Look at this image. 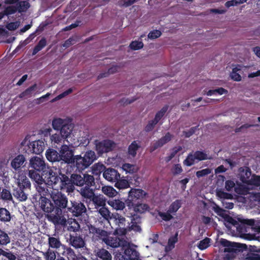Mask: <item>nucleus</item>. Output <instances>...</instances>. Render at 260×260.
Listing matches in <instances>:
<instances>
[{
    "instance_id": "nucleus-36",
    "label": "nucleus",
    "mask_w": 260,
    "mask_h": 260,
    "mask_svg": "<svg viewBox=\"0 0 260 260\" xmlns=\"http://www.w3.org/2000/svg\"><path fill=\"white\" fill-rule=\"evenodd\" d=\"M115 182V186L119 189L127 188L130 186L128 181L125 179L120 178Z\"/></svg>"
},
{
    "instance_id": "nucleus-64",
    "label": "nucleus",
    "mask_w": 260,
    "mask_h": 260,
    "mask_svg": "<svg viewBox=\"0 0 260 260\" xmlns=\"http://www.w3.org/2000/svg\"><path fill=\"white\" fill-rule=\"evenodd\" d=\"M247 260H260V255L257 253H248L246 256Z\"/></svg>"
},
{
    "instance_id": "nucleus-9",
    "label": "nucleus",
    "mask_w": 260,
    "mask_h": 260,
    "mask_svg": "<svg viewBox=\"0 0 260 260\" xmlns=\"http://www.w3.org/2000/svg\"><path fill=\"white\" fill-rule=\"evenodd\" d=\"M46 166L45 161L43 158L38 156H34L29 160L28 170V176L30 172L36 173L37 174L41 175V173L46 169Z\"/></svg>"
},
{
    "instance_id": "nucleus-32",
    "label": "nucleus",
    "mask_w": 260,
    "mask_h": 260,
    "mask_svg": "<svg viewBox=\"0 0 260 260\" xmlns=\"http://www.w3.org/2000/svg\"><path fill=\"white\" fill-rule=\"evenodd\" d=\"M51 132V129L49 128L47 129V132H46L47 133H48L50 135V139L51 143L54 145L55 144H58L60 143L63 139H64L62 136L60 134V133H56L51 135L50 133Z\"/></svg>"
},
{
    "instance_id": "nucleus-33",
    "label": "nucleus",
    "mask_w": 260,
    "mask_h": 260,
    "mask_svg": "<svg viewBox=\"0 0 260 260\" xmlns=\"http://www.w3.org/2000/svg\"><path fill=\"white\" fill-rule=\"evenodd\" d=\"M48 244L49 247L54 249H58L61 246L64 247V245H62L59 240L58 238H55L54 237H49L48 238Z\"/></svg>"
},
{
    "instance_id": "nucleus-39",
    "label": "nucleus",
    "mask_w": 260,
    "mask_h": 260,
    "mask_svg": "<svg viewBox=\"0 0 260 260\" xmlns=\"http://www.w3.org/2000/svg\"><path fill=\"white\" fill-rule=\"evenodd\" d=\"M30 6V4L27 1H20L16 4V7L19 13L26 12Z\"/></svg>"
},
{
    "instance_id": "nucleus-50",
    "label": "nucleus",
    "mask_w": 260,
    "mask_h": 260,
    "mask_svg": "<svg viewBox=\"0 0 260 260\" xmlns=\"http://www.w3.org/2000/svg\"><path fill=\"white\" fill-rule=\"evenodd\" d=\"M43 255L46 260H55L56 259L55 251L49 248L46 252L43 253Z\"/></svg>"
},
{
    "instance_id": "nucleus-5",
    "label": "nucleus",
    "mask_w": 260,
    "mask_h": 260,
    "mask_svg": "<svg viewBox=\"0 0 260 260\" xmlns=\"http://www.w3.org/2000/svg\"><path fill=\"white\" fill-rule=\"evenodd\" d=\"M60 164H73L75 156L74 151L67 145H62L59 149Z\"/></svg>"
},
{
    "instance_id": "nucleus-10",
    "label": "nucleus",
    "mask_w": 260,
    "mask_h": 260,
    "mask_svg": "<svg viewBox=\"0 0 260 260\" xmlns=\"http://www.w3.org/2000/svg\"><path fill=\"white\" fill-rule=\"evenodd\" d=\"M115 223L117 225L115 233L119 236H125L128 233V221H126L125 217L117 213L113 214Z\"/></svg>"
},
{
    "instance_id": "nucleus-26",
    "label": "nucleus",
    "mask_w": 260,
    "mask_h": 260,
    "mask_svg": "<svg viewBox=\"0 0 260 260\" xmlns=\"http://www.w3.org/2000/svg\"><path fill=\"white\" fill-rule=\"evenodd\" d=\"M108 204L113 209L116 210H122L125 207V202H123L119 199H110L108 201Z\"/></svg>"
},
{
    "instance_id": "nucleus-11",
    "label": "nucleus",
    "mask_w": 260,
    "mask_h": 260,
    "mask_svg": "<svg viewBox=\"0 0 260 260\" xmlns=\"http://www.w3.org/2000/svg\"><path fill=\"white\" fill-rule=\"evenodd\" d=\"M87 211L84 203L80 201H71V205L67 208V213H71L72 216L79 217L83 215Z\"/></svg>"
},
{
    "instance_id": "nucleus-42",
    "label": "nucleus",
    "mask_w": 260,
    "mask_h": 260,
    "mask_svg": "<svg viewBox=\"0 0 260 260\" xmlns=\"http://www.w3.org/2000/svg\"><path fill=\"white\" fill-rule=\"evenodd\" d=\"M119 69L120 67L118 66H113L109 69L107 72L100 74V75L98 77V78L99 79L104 77H108L109 74H114L117 72Z\"/></svg>"
},
{
    "instance_id": "nucleus-56",
    "label": "nucleus",
    "mask_w": 260,
    "mask_h": 260,
    "mask_svg": "<svg viewBox=\"0 0 260 260\" xmlns=\"http://www.w3.org/2000/svg\"><path fill=\"white\" fill-rule=\"evenodd\" d=\"M217 196L223 199H232L233 195L231 193L226 192L223 191L222 190H218L216 192Z\"/></svg>"
},
{
    "instance_id": "nucleus-24",
    "label": "nucleus",
    "mask_w": 260,
    "mask_h": 260,
    "mask_svg": "<svg viewBox=\"0 0 260 260\" xmlns=\"http://www.w3.org/2000/svg\"><path fill=\"white\" fill-rule=\"evenodd\" d=\"M95 252L98 260H112L111 254L103 248L98 249Z\"/></svg>"
},
{
    "instance_id": "nucleus-61",
    "label": "nucleus",
    "mask_w": 260,
    "mask_h": 260,
    "mask_svg": "<svg viewBox=\"0 0 260 260\" xmlns=\"http://www.w3.org/2000/svg\"><path fill=\"white\" fill-rule=\"evenodd\" d=\"M138 1V0H122L118 2V5L120 7H124L126 8L131 6L135 2H137Z\"/></svg>"
},
{
    "instance_id": "nucleus-4",
    "label": "nucleus",
    "mask_w": 260,
    "mask_h": 260,
    "mask_svg": "<svg viewBox=\"0 0 260 260\" xmlns=\"http://www.w3.org/2000/svg\"><path fill=\"white\" fill-rule=\"evenodd\" d=\"M74 162L79 171H82L87 168L96 159L95 152L92 150L86 151L83 156L81 155L75 156Z\"/></svg>"
},
{
    "instance_id": "nucleus-14",
    "label": "nucleus",
    "mask_w": 260,
    "mask_h": 260,
    "mask_svg": "<svg viewBox=\"0 0 260 260\" xmlns=\"http://www.w3.org/2000/svg\"><path fill=\"white\" fill-rule=\"evenodd\" d=\"M114 145V142L110 140H104L102 141L96 142L95 149L99 154H102L112 151Z\"/></svg>"
},
{
    "instance_id": "nucleus-38",
    "label": "nucleus",
    "mask_w": 260,
    "mask_h": 260,
    "mask_svg": "<svg viewBox=\"0 0 260 260\" xmlns=\"http://www.w3.org/2000/svg\"><path fill=\"white\" fill-rule=\"evenodd\" d=\"M102 192L109 197L113 198L117 194V191L112 186H103L102 189Z\"/></svg>"
},
{
    "instance_id": "nucleus-3",
    "label": "nucleus",
    "mask_w": 260,
    "mask_h": 260,
    "mask_svg": "<svg viewBox=\"0 0 260 260\" xmlns=\"http://www.w3.org/2000/svg\"><path fill=\"white\" fill-rule=\"evenodd\" d=\"M29 177L31 180L36 183V190L40 196L39 200V204L41 209V202L44 198L48 199L46 196L50 195L49 189L48 188L47 184L45 182L44 179L42 178V175L37 174L32 171L29 173Z\"/></svg>"
},
{
    "instance_id": "nucleus-31",
    "label": "nucleus",
    "mask_w": 260,
    "mask_h": 260,
    "mask_svg": "<svg viewBox=\"0 0 260 260\" xmlns=\"http://www.w3.org/2000/svg\"><path fill=\"white\" fill-rule=\"evenodd\" d=\"M11 238L9 234L4 230L0 229V246H4L9 244Z\"/></svg>"
},
{
    "instance_id": "nucleus-6",
    "label": "nucleus",
    "mask_w": 260,
    "mask_h": 260,
    "mask_svg": "<svg viewBox=\"0 0 260 260\" xmlns=\"http://www.w3.org/2000/svg\"><path fill=\"white\" fill-rule=\"evenodd\" d=\"M89 234L94 242H102L106 244L109 239L110 233L105 230L97 228L93 225L89 227Z\"/></svg>"
},
{
    "instance_id": "nucleus-16",
    "label": "nucleus",
    "mask_w": 260,
    "mask_h": 260,
    "mask_svg": "<svg viewBox=\"0 0 260 260\" xmlns=\"http://www.w3.org/2000/svg\"><path fill=\"white\" fill-rule=\"evenodd\" d=\"M59 178L60 182V187L61 189H66L68 193H71L75 190V186L72 184V177L69 178L66 175L59 173Z\"/></svg>"
},
{
    "instance_id": "nucleus-51",
    "label": "nucleus",
    "mask_w": 260,
    "mask_h": 260,
    "mask_svg": "<svg viewBox=\"0 0 260 260\" xmlns=\"http://www.w3.org/2000/svg\"><path fill=\"white\" fill-rule=\"evenodd\" d=\"M158 214L159 216H160L161 219L165 221H168L172 220L173 218V216L172 215L171 212H169V211L168 210L166 212H158Z\"/></svg>"
},
{
    "instance_id": "nucleus-25",
    "label": "nucleus",
    "mask_w": 260,
    "mask_h": 260,
    "mask_svg": "<svg viewBox=\"0 0 260 260\" xmlns=\"http://www.w3.org/2000/svg\"><path fill=\"white\" fill-rule=\"evenodd\" d=\"M67 230L69 232H73L74 233H77L80 229V225L78 222L75 219L69 218L67 220Z\"/></svg>"
},
{
    "instance_id": "nucleus-17",
    "label": "nucleus",
    "mask_w": 260,
    "mask_h": 260,
    "mask_svg": "<svg viewBox=\"0 0 260 260\" xmlns=\"http://www.w3.org/2000/svg\"><path fill=\"white\" fill-rule=\"evenodd\" d=\"M69 243L70 245L75 249L83 248L85 245V241L82 236L77 233L70 234Z\"/></svg>"
},
{
    "instance_id": "nucleus-43",
    "label": "nucleus",
    "mask_w": 260,
    "mask_h": 260,
    "mask_svg": "<svg viewBox=\"0 0 260 260\" xmlns=\"http://www.w3.org/2000/svg\"><path fill=\"white\" fill-rule=\"evenodd\" d=\"M1 255L6 258L8 260H16L17 257L12 252L10 251L9 249H7L6 250L2 248Z\"/></svg>"
},
{
    "instance_id": "nucleus-57",
    "label": "nucleus",
    "mask_w": 260,
    "mask_h": 260,
    "mask_svg": "<svg viewBox=\"0 0 260 260\" xmlns=\"http://www.w3.org/2000/svg\"><path fill=\"white\" fill-rule=\"evenodd\" d=\"M17 10V8L16 6H8L6 9L4 10V12L6 16H8L9 15L13 14L15 13Z\"/></svg>"
},
{
    "instance_id": "nucleus-58",
    "label": "nucleus",
    "mask_w": 260,
    "mask_h": 260,
    "mask_svg": "<svg viewBox=\"0 0 260 260\" xmlns=\"http://www.w3.org/2000/svg\"><path fill=\"white\" fill-rule=\"evenodd\" d=\"M238 70H239V69H237V68H234L231 75V78L236 81H240L241 80V76L237 72Z\"/></svg>"
},
{
    "instance_id": "nucleus-54",
    "label": "nucleus",
    "mask_w": 260,
    "mask_h": 260,
    "mask_svg": "<svg viewBox=\"0 0 260 260\" xmlns=\"http://www.w3.org/2000/svg\"><path fill=\"white\" fill-rule=\"evenodd\" d=\"M144 44L142 41H132L129 45V47L133 50H137L140 49L142 48Z\"/></svg>"
},
{
    "instance_id": "nucleus-2",
    "label": "nucleus",
    "mask_w": 260,
    "mask_h": 260,
    "mask_svg": "<svg viewBox=\"0 0 260 260\" xmlns=\"http://www.w3.org/2000/svg\"><path fill=\"white\" fill-rule=\"evenodd\" d=\"M31 183L25 176H21L18 179L17 185L13 190V195L19 202L27 199L28 191L30 189Z\"/></svg>"
},
{
    "instance_id": "nucleus-1",
    "label": "nucleus",
    "mask_w": 260,
    "mask_h": 260,
    "mask_svg": "<svg viewBox=\"0 0 260 260\" xmlns=\"http://www.w3.org/2000/svg\"><path fill=\"white\" fill-rule=\"evenodd\" d=\"M68 198L61 191H52L50 199L44 198L41 202V209L48 221L55 225L65 226L67 219L63 214L68 207Z\"/></svg>"
},
{
    "instance_id": "nucleus-8",
    "label": "nucleus",
    "mask_w": 260,
    "mask_h": 260,
    "mask_svg": "<svg viewBox=\"0 0 260 260\" xmlns=\"http://www.w3.org/2000/svg\"><path fill=\"white\" fill-rule=\"evenodd\" d=\"M146 195L147 193L142 189L132 188L128 192V198L125 200L126 206L128 209H131L137 200L143 199Z\"/></svg>"
},
{
    "instance_id": "nucleus-40",
    "label": "nucleus",
    "mask_w": 260,
    "mask_h": 260,
    "mask_svg": "<svg viewBox=\"0 0 260 260\" xmlns=\"http://www.w3.org/2000/svg\"><path fill=\"white\" fill-rule=\"evenodd\" d=\"M140 147L136 141H133L128 146V153L130 155L135 157L137 154V151Z\"/></svg>"
},
{
    "instance_id": "nucleus-55",
    "label": "nucleus",
    "mask_w": 260,
    "mask_h": 260,
    "mask_svg": "<svg viewBox=\"0 0 260 260\" xmlns=\"http://www.w3.org/2000/svg\"><path fill=\"white\" fill-rule=\"evenodd\" d=\"M212 209L218 215L225 218H226V215L225 214V210L220 208L218 205L215 204Z\"/></svg>"
},
{
    "instance_id": "nucleus-34",
    "label": "nucleus",
    "mask_w": 260,
    "mask_h": 260,
    "mask_svg": "<svg viewBox=\"0 0 260 260\" xmlns=\"http://www.w3.org/2000/svg\"><path fill=\"white\" fill-rule=\"evenodd\" d=\"M11 219V214L5 208H0V221L3 222H9Z\"/></svg>"
},
{
    "instance_id": "nucleus-44",
    "label": "nucleus",
    "mask_w": 260,
    "mask_h": 260,
    "mask_svg": "<svg viewBox=\"0 0 260 260\" xmlns=\"http://www.w3.org/2000/svg\"><path fill=\"white\" fill-rule=\"evenodd\" d=\"M37 88V84H34L31 86L26 89L24 91L21 92L19 95L20 98H24L26 96H29L31 94L32 92Z\"/></svg>"
},
{
    "instance_id": "nucleus-27",
    "label": "nucleus",
    "mask_w": 260,
    "mask_h": 260,
    "mask_svg": "<svg viewBox=\"0 0 260 260\" xmlns=\"http://www.w3.org/2000/svg\"><path fill=\"white\" fill-rule=\"evenodd\" d=\"M90 201L93 202L96 208L103 207L106 205V200L103 196L101 195L96 196L94 194Z\"/></svg>"
},
{
    "instance_id": "nucleus-7",
    "label": "nucleus",
    "mask_w": 260,
    "mask_h": 260,
    "mask_svg": "<svg viewBox=\"0 0 260 260\" xmlns=\"http://www.w3.org/2000/svg\"><path fill=\"white\" fill-rule=\"evenodd\" d=\"M73 185L83 186L85 185L95 184L94 178L92 175L84 174L83 176L80 174H71Z\"/></svg>"
},
{
    "instance_id": "nucleus-46",
    "label": "nucleus",
    "mask_w": 260,
    "mask_h": 260,
    "mask_svg": "<svg viewBox=\"0 0 260 260\" xmlns=\"http://www.w3.org/2000/svg\"><path fill=\"white\" fill-rule=\"evenodd\" d=\"M195 158L193 152L189 153L185 159L183 161V164L185 166L190 167L194 164Z\"/></svg>"
},
{
    "instance_id": "nucleus-63",
    "label": "nucleus",
    "mask_w": 260,
    "mask_h": 260,
    "mask_svg": "<svg viewBox=\"0 0 260 260\" xmlns=\"http://www.w3.org/2000/svg\"><path fill=\"white\" fill-rule=\"evenodd\" d=\"M161 35V32L160 30H153L148 34V37L150 39H155L159 38Z\"/></svg>"
},
{
    "instance_id": "nucleus-22",
    "label": "nucleus",
    "mask_w": 260,
    "mask_h": 260,
    "mask_svg": "<svg viewBox=\"0 0 260 260\" xmlns=\"http://www.w3.org/2000/svg\"><path fill=\"white\" fill-rule=\"evenodd\" d=\"M88 185H85L84 187H82L80 189V193L83 198L90 201L95 194L94 189L91 188V187L94 184H89Z\"/></svg>"
},
{
    "instance_id": "nucleus-29",
    "label": "nucleus",
    "mask_w": 260,
    "mask_h": 260,
    "mask_svg": "<svg viewBox=\"0 0 260 260\" xmlns=\"http://www.w3.org/2000/svg\"><path fill=\"white\" fill-rule=\"evenodd\" d=\"M123 254L126 260H135L138 256V252L135 249L129 247L124 250Z\"/></svg>"
},
{
    "instance_id": "nucleus-18",
    "label": "nucleus",
    "mask_w": 260,
    "mask_h": 260,
    "mask_svg": "<svg viewBox=\"0 0 260 260\" xmlns=\"http://www.w3.org/2000/svg\"><path fill=\"white\" fill-rule=\"evenodd\" d=\"M127 241L123 238L109 236V239L106 245L113 248H117L119 247H125L127 245Z\"/></svg>"
},
{
    "instance_id": "nucleus-52",
    "label": "nucleus",
    "mask_w": 260,
    "mask_h": 260,
    "mask_svg": "<svg viewBox=\"0 0 260 260\" xmlns=\"http://www.w3.org/2000/svg\"><path fill=\"white\" fill-rule=\"evenodd\" d=\"M211 239L209 238H205L200 241L198 247L200 250H204L209 246V243Z\"/></svg>"
},
{
    "instance_id": "nucleus-45",
    "label": "nucleus",
    "mask_w": 260,
    "mask_h": 260,
    "mask_svg": "<svg viewBox=\"0 0 260 260\" xmlns=\"http://www.w3.org/2000/svg\"><path fill=\"white\" fill-rule=\"evenodd\" d=\"M169 106L168 105H165L164 106L160 111H158L155 116V118L154 120L156 122H158V121L161 119V118L164 116L166 112L168 109Z\"/></svg>"
},
{
    "instance_id": "nucleus-48",
    "label": "nucleus",
    "mask_w": 260,
    "mask_h": 260,
    "mask_svg": "<svg viewBox=\"0 0 260 260\" xmlns=\"http://www.w3.org/2000/svg\"><path fill=\"white\" fill-rule=\"evenodd\" d=\"M64 120L61 118H56L52 121V127L54 129L60 130L61 127L64 125Z\"/></svg>"
},
{
    "instance_id": "nucleus-37",
    "label": "nucleus",
    "mask_w": 260,
    "mask_h": 260,
    "mask_svg": "<svg viewBox=\"0 0 260 260\" xmlns=\"http://www.w3.org/2000/svg\"><path fill=\"white\" fill-rule=\"evenodd\" d=\"M47 45V41L45 38H42L34 47L32 55H36L39 51H41Z\"/></svg>"
},
{
    "instance_id": "nucleus-35",
    "label": "nucleus",
    "mask_w": 260,
    "mask_h": 260,
    "mask_svg": "<svg viewBox=\"0 0 260 260\" xmlns=\"http://www.w3.org/2000/svg\"><path fill=\"white\" fill-rule=\"evenodd\" d=\"M182 201L181 200H176L171 203L170 205L168 210L173 214H175L182 206Z\"/></svg>"
},
{
    "instance_id": "nucleus-47",
    "label": "nucleus",
    "mask_w": 260,
    "mask_h": 260,
    "mask_svg": "<svg viewBox=\"0 0 260 260\" xmlns=\"http://www.w3.org/2000/svg\"><path fill=\"white\" fill-rule=\"evenodd\" d=\"M1 197L3 200L12 201L13 200L12 194L10 190L4 188L1 192Z\"/></svg>"
},
{
    "instance_id": "nucleus-28",
    "label": "nucleus",
    "mask_w": 260,
    "mask_h": 260,
    "mask_svg": "<svg viewBox=\"0 0 260 260\" xmlns=\"http://www.w3.org/2000/svg\"><path fill=\"white\" fill-rule=\"evenodd\" d=\"M73 126L71 124H65L60 129V134L64 139L67 138L72 133Z\"/></svg>"
},
{
    "instance_id": "nucleus-21",
    "label": "nucleus",
    "mask_w": 260,
    "mask_h": 260,
    "mask_svg": "<svg viewBox=\"0 0 260 260\" xmlns=\"http://www.w3.org/2000/svg\"><path fill=\"white\" fill-rule=\"evenodd\" d=\"M28 147L32 153L39 154L44 151L45 145L43 141L39 140L30 143Z\"/></svg>"
},
{
    "instance_id": "nucleus-12",
    "label": "nucleus",
    "mask_w": 260,
    "mask_h": 260,
    "mask_svg": "<svg viewBox=\"0 0 260 260\" xmlns=\"http://www.w3.org/2000/svg\"><path fill=\"white\" fill-rule=\"evenodd\" d=\"M221 245L224 247V252L237 253L242 251L246 249L247 246L245 244L230 242L225 239H221L220 241Z\"/></svg>"
},
{
    "instance_id": "nucleus-13",
    "label": "nucleus",
    "mask_w": 260,
    "mask_h": 260,
    "mask_svg": "<svg viewBox=\"0 0 260 260\" xmlns=\"http://www.w3.org/2000/svg\"><path fill=\"white\" fill-rule=\"evenodd\" d=\"M41 175L44 176L45 182L49 185H56L59 181V176L56 172H54L51 168L47 167Z\"/></svg>"
},
{
    "instance_id": "nucleus-59",
    "label": "nucleus",
    "mask_w": 260,
    "mask_h": 260,
    "mask_svg": "<svg viewBox=\"0 0 260 260\" xmlns=\"http://www.w3.org/2000/svg\"><path fill=\"white\" fill-rule=\"evenodd\" d=\"M211 173V170L209 168L203 169L196 172V176L198 178L204 177L210 174Z\"/></svg>"
},
{
    "instance_id": "nucleus-30",
    "label": "nucleus",
    "mask_w": 260,
    "mask_h": 260,
    "mask_svg": "<svg viewBox=\"0 0 260 260\" xmlns=\"http://www.w3.org/2000/svg\"><path fill=\"white\" fill-rule=\"evenodd\" d=\"M132 208H133L135 213L142 214L149 210V206L147 204L134 203V206Z\"/></svg>"
},
{
    "instance_id": "nucleus-23",
    "label": "nucleus",
    "mask_w": 260,
    "mask_h": 260,
    "mask_svg": "<svg viewBox=\"0 0 260 260\" xmlns=\"http://www.w3.org/2000/svg\"><path fill=\"white\" fill-rule=\"evenodd\" d=\"M45 155L47 159L52 162H59L60 161L59 158V153L56 150L49 148L45 153Z\"/></svg>"
},
{
    "instance_id": "nucleus-62",
    "label": "nucleus",
    "mask_w": 260,
    "mask_h": 260,
    "mask_svg": "<svg viewBox=\"0 0 260 260\" xmlns=\"http://www.w3.org/2000/svg\"><path fill=\"white\" fill-rule=\"evenodd\" d=\"M249 183L256 186H260V176L253 175L249 180Z\"/></svg>"
},
{
    "instance_id": "nucleus-15",
    "label": "nucleus",
    "mask_w": 260,
    "mask_h": 260,
    "mask_svg": "<svg viewBox=\"0 0 260 260\" xmlns=\"http://www.w3.org/2000/svg\"><path fill=\"white\" fill-rule=\"evenodd\" d=\"M131 222L128 221V224L127 226L128 228V233L131 231L141 233L142 232L141 226L142 223L141 216L135 213H131Z\"/></svg>"
},
{
    "instance_id": "nucleus-60",
    "label": "nucleus",
    "mask_w": 260,
    "mask_h": 260,
    "mask_svg": "<svg viewBox=\"0 0 260 260\" xmlns=\"http://www.w3.org/2000/svg\"><path fill=\"white\" fill-rule=\"evenodd\" d=\"M238 220L241 223H243L245 226H251L252 228L254 225L255 220L253 219H241L238 218Z\"/></svg>"
},
{
    "instance_id": "nucleus-41",
    "label": "nucleus",
    "mask_w": 260,
    "mask_h": 260,
    "mask_svg": "<svg viewBox=\"0 0 260 260\" xmlns=\"http://www.w3.org/2000/svg\"><path fill=\"white\" fill-rule=\"evenodd\" d=\"M106 170L105 166L100 163L95 164L92 167V173L96 175H99Z\"/></svg>"
},
{
    "instance_id": "nucleus-19",
    "label": "nucleus",
    "mask_w": 260,
    "mask_h": 260,
    "mask_svg": "<svg viewBox=\"0 0 260 260\" xmlns=\"http://www.w3.org/2000/svg\"><path fill=\"white\" fill-rule=\"evenodd\" d=\"M103 177L109 182H115L120 178V174L114 169L108 168L103 172Z\"/></svg>"
},
{
    "instance_id": "nucleus-20",
    "label": "nucleus",
    "mask_w": 260,
    "mask_h": 260,
    "mask_svg": "<svg viewBox=\"0 0 260 260\" xmlns=\"http://www.w3.org/2000/svg\"><path fill=\"white\" fill-rule=\"evenodd\" d=\"M25 161L26 159L24 156L22 154H19L12 159L11 166L16 171H19L25 166Z\"/></svg>"
},
{
    "instance_id": "nucleus-49",
    "label": "nucleus",
    "mask_w": 260,
    "mask_h": 260,
    "mask_svg": "<svg viewBox=\"0 0 260 260\" xmlns=\"http://www.w3.org/2000/svg\"><path fill=\"white\" fill-rule=\"evenodd\" d=\"M195 158L198 161H202L208 159L207 154L202 151H196L193 153Z\"/></svg>"
},
{
    "instance_id": "nucleus-53",
    "label": "nucleus",
    "mask_w": 260,
    "mask_h": 260,
    "mask_svg": "<svg viewBox=\"0 0 260 260\" xmlns=\"http://www.w3.org/2000/svg\"><path fill=\"white\" fill-rule=\"evenodd\" d=\"M122 169L126 173L133 174L137 172L135 166L129 164H124L122 166Z\"/></svg>"
}]
</instances>
